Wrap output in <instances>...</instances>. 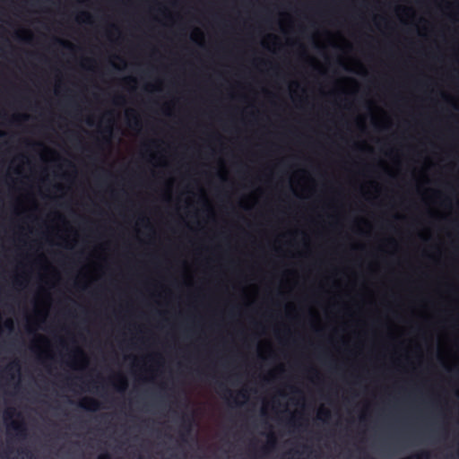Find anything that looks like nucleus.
<instances>
[{"mask_svg": "<svg viewBox=\"0 0 459 459\" xmlns=\"http://www.w3.org/2000/svg\"><path fill=\"white\" fill-rule=\"evenodd\" d=\"M194 423L193 416L183 415L180 424V437L182 441H186V437L191 434Z\"/></svg>", "mask_w": 459, "mask_h": 459, "instance_id": "f257e3e1", "label": "nucleus"}, {"mask_svg": "<svg viewBox=\"0 0 459 459\" xmlns=\"http://www.w3.org/2000/svg\"><path fill=\"white\" fill-rule=\"evenodd\" d=\"M79 406L82 408L83 410L89 411H96L100 410V403L98 400L91 398V397H85L82 399V402H80Z\"/></svg>", "mask_w": 459, "mask_h": 459, "instance_id": "f03ea898", "label": "nucleus"}, {"mask_svg": "<svg viewBox=\"0 0 459 459\" xmlns=\"http://www.w3.org/2000/svg\"><path fill=\"white\" fill-rule=\"evenodd\" d=\"M9 428L13 429L16 434L21 437H24L26 436V426L23 422H12L10 425H9Z\"/></svg>", "mask_w": 459, "mask_h": 459, "instance_id": "7ed1b4c3", "label": "nucleus"}, {"mask_svg": "<svg viewBox=\"0 0 459 459\" xmlns=\"http://www.w3.org/2000/svg\"><path fill=\"white\" fill-rule=\"evenodd\" d=\"M117 380V385L116 386H117V391H119V392L126 391V389L127 387L126 378L122 375H118Z\"/></svg>", "mask_w": 459, "mask_h": 459, "instance_id": "20e7f679", "label": "nucleus"}, {"mask_svg": "<svg viewBox=\"0 0 459 459\" xmlns=\"http://www.w3.org/2000/svg\"><path fill=\"white\" fill-rule=\"evenodd\" d=\"M276 444V438L273 433L268 435V443L267 446L263 448V450L265 452L269 450L270 448H273L275 446Z\"/></svg>", "mask_w": 459, "mask_h": 459, "instance_id": "39448f33", "label": "nucleus"}, {"mask_svg": "<svg viewBox=\"0 0 459 459\" xmlns=\"http://www.w3.org/2000/svg\"><path fill=\"white\" fill-rule=\"evenodd\" d=\"M217 385L219 392H221L223 396H226V394H231V391L223 383H218Z\"/></svg>", "mask_w": 459, "mask_h": 459, "instance_id": "423d86ee", "label": "nucleus"}, {"mask_svg": "<svg viewBox=\"0 0 459 459\" xmlns=\"http://www.w3.org/2000/svg\"><path fill=\"white\" fill-rule=\"evenodd\" d=\"M80 17L83 18V22H86V23H91V15L90 13H82V14L80 15Z\"/></svg>", "mask_w": 459, "mask_h": 459, "instance_id": "0eeeda50", "label": "nucleus"}, {"mask_svg": "<svg viewBox=\"0 0 459 459\" xmlns=\"http://www.w3.org/2000/svg\"><path fill=\"white\" fill-rule=\"evenodd\" d=\"M56 42H58L60 45H62L63 47L66 48H73L74 46L67 42V41H64V40H61V39H56Z\"/></svg>", "mask_w": 459, "mask_h": 459, "instance_id": "6e6552de", "label": "nucleus"}, {"mask_svg": "<svg viewBox=\"0 0 459 459\" xmlns=\"http://www.w3.org/2000/svg\"><path fill=\"white\" fill-rule=\"evenodd\" d=\"M13 413H14V410H7L4 411V420H8L9 419H11L13 416Z\"/></svg>", "mask_w": 459, "mask_h": 459, "instance_id": "1a4fd4ad", "label": "nucleus"}, {"mask_svg": "<svg viewBox=\"0 0 459 459\" xmlns=\"http://www.w3.org/2000/svg\"><path fill=\"white\" fill-rule=\"evenodd\" d=\"M97 459H111V456L109 454L105 453L98 456Z\"/></svg>", "mask_w": 459, "mask_h": 459, "instance_id": "9d476101", "label": "nucleus"}, {"mask_svg": "<svg viewBox=\"0 0 459 459\" xmlns=\"http://www.w3.org/2000/svg\"><path fill=\"white\" fill-rule=\"evenodd\" d=\"M4 326L6 328H8L9 330H12L13 329V321L11 320H7L5 323H4Z\"/></svg>", "mask_w": 459, "mask_h": 459, "instance_id": "9b49d317", "label": "nucleus"}, {"mask_svg": "<svg viewBox=\"0 0 459 459\" xmlns=\"http://www.w3.org/2000/svg\"><path fill=\"white\" fill-rule=\"evenodd\" d=\"M319 414L320 415H325V417H329L330 416V412L327 410H321Z\"/></svg>", "mask_w": 459, "mask_h": 459, "instance_id": "f8f14e48", "label": "nucleus"}, {"mask_svg": "<svg viewBox=\"0 0 459 459\" xmlns=\"http://www.w3.org/2000/svg\"><path fill=\"white\" fill-rule=\"evenodd\" d=\"M139 126H140L139 119L136 117H134V127H138Z\"/></svg>", "mask_w": 459, "mask_h": 459, "instance_id": "ddd939ff", "label": "nucleus"}, {"mask_svg": "<svg viewBox=\"0 0 459 459\" xmlns=\"http://www.w3.org/2000/svg\"><path fill=\"white\" fill-rule=\"evenodd\" d=\"M24 454H25L26 457L29 459H31L33 456L32 453L30 451H25Z\"/></svg>", "mask_w": 459, "mask_h": 459, "instance_id": "4468645a", "label": "nucleus"}, {"mask_svg": "<svg viewBox=\"0 0 459 459\" xmlns=\"http://www.w3.org/2000/svg\"><path fill=\"white\" fill-rule=\"evenodd\" d=\"M16 367V369L18 370L19 369V365L17 362H13L10 367H9V369H12L13 367Z\"/></svg>", "mask_w": 459, "mask_h": 459, "instance_id": "2eb2a0df", "label": "nucleus"}, {"mask_svg": "<svg viewBox=\"0 0 459 459\" xmlns=\"http://www.w3.org/2000/svg\"><path fill=\"white\" fill-rule=\"evenodd\" d=\"M105 132H107L108 134H111V132H112V128H111V126H108V127H106V128H105Z\"/></svg>", "mask_w": 459, "mask_h": 459, "instance_id": "dca6fc26", "label": "nucleus"}, {"mask_svg": "<svg viewBox=\"0 0 459 459\" xmlns=\"http://www.w3.org/2000/svg\"><path fill=\"white\" fill-rule=\"evenodd\" d=\"M15 118H22V119L25 120V119H27V118H28V116H26V115L18 116V117H16Z\"/></svg>", "mask_w": 459, "mask_h": 459, "instance_id": "f3484780", "label": "nucleus"}, {"mask_svg": "<svg viewBox=\"0 0 459 459\" xmlns=\"http://www.w3.org/2000/svg\"><path fill=\"white\" fill-rule=\"evenodd\" d=\"M75 352H76V354H78V355H80V356H83V352H82V350H80V349H77Z\"/></svg>", "mask_w": 459, "mask_h": 459, "instance_id": "a211bd4d", "label": "nucleus"}, {"mask_svg": "<svg viewBox=\"0 0 459 459\" xmlns=\"http://www.w3.org/2000/svg\"><path fill=\"white\" fill-rule=\"evenodd\" d=\"M239 394H240L242 397L247 398V394H246V393L240 392V393H239Z\"/></svg>", "mask_w": 459, "mask_h": 459, "instance_id": "6ab92c4d", "label": "nucleus"}, {"mask_svg": "<svg viewBox=\"0 0 459 459\" xmlns=\"http://www.w3.org/2000/svg\"><path fill=\"white\" fill-rule=\"evenodd\" d=\"M5 135V133L4 132H0V136H4Z\"/></svg>", "mask_w": 459, "mask_h": 459, "instance_id": "aec40b11", "label": "nucleus"}, {"mask_svg": "<svg viewBox=\"0 0 459 459\" xmlns=\"http://www.w3.org/2000/svg\"><path fill=\"white\" fill-rule=\"evenodd\" d=\"M363 459H374V458H373V457H370V456H367V457H365V458H363Z\"/></svg>", "mask_w": 459, "mask_h": 459, "instance_id": "412c9836", "label": "nucleus"}]
</instances>
